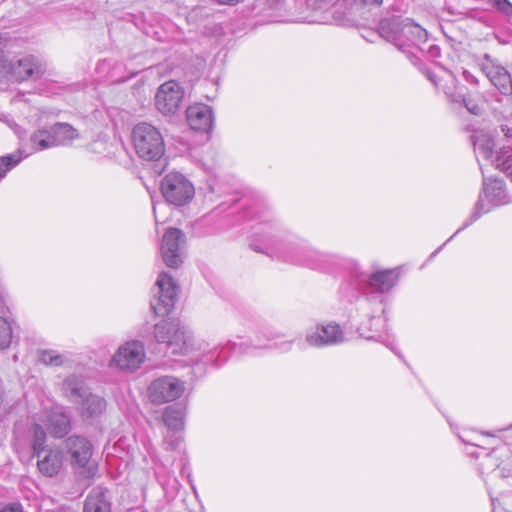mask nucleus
Returning a JSON list of instances; mask_svg holds the SVG:
<instances>
[{
	"label": "nucleus",
	"mask_w": 512,
	"mask_h": 512,
	"mask_svg": "<svg viewBox=\"0 0 512 512\" xmlns=\"http://www.w3.org/2000/svg\"><path fill=\"white\" fill-rule=\"evenodd\" d=\"M465 228H463V226L461 228H459L447 241H445V243H443V246H446V244H448V242L455 236L457 235L459 232H461L462 230H464Z\"/></svg>",
	"instance_id": "44"
},
{
	"label": "nucleus",
	"mask_w": 512,
	"mask_h": 512,
	"mask_svg": "<svg viewBox=\"0 0 512 512\" xmlns=\"http://www.w3.org/2000/svg\"><path fill=\"white\" fill-rule=\"evenodd\" d=\"M43 423L46 429L57 438L65 436L70 430V418L60 410L46 413Z\"/></svg>",
	"instance_id": "23"
},
{
	"label": "nucleus",
	"mask_w": 512,
	"mask_h": 512,
	"mask_svg": "<svg viewBox=\"0 0 512 512\" xmlns=\"http://www.w3.org/2000/svg\"><path fill=\"white\" fill-rule=\"evenodd\" d=\"M0 512H23L19 505L13 504L10 507L2 509Z\"/></svg>",
	"instance_id": "39"
},
{
	"label": "nucleus",
	"mask_w": 512,
	"mask_h": 512,
	"mask_svg": "<svg viewBox=\"0 0 512 512\" xmlns=\"http://www.w3.org/2000/svg\"><path fill=\"white\" fill-rule=\"evenodd\" d=\"M284 0H268L270 7L274 8Z\"/></svg>",
	"instance_id": "42"
},
{
	"label": "nucleus",
	"mask_w": 512,
	"mask_h": 512,
	"mask_svg": "<svg viewBox=\"0 0 512 512\" xmlns=\"http://www.w3.org/2000/svg\"><path fill=\"white\" fill-rule=\"evenodd\" d=\"M147 360L143 341L131 339L123 342L114 352L109 367L126 374L136 373Z\"/></svg>",
	"instance_id": "8"
},
{
	"label": "nucleus",
	"mask_w": 512,
	"mask_h": 512,
	"mask_svg": "<svg viewBox=\"0 0 512 512\" xmlns=\"http://www.w3.org/2000/svg\"><path fill=\"white\" fill-rule=\"evenodd\" d=\"M440 72L442 75H439L430 68L423 69V74L426 78L438 89H441L447 98L452 102L463 103L471 114L479 115L482 110L481 107L473 100L465 97L458 87V81L455 75L451 71L445 69H440Z\"/></svg>",
	"instance_id": "10"
},
{
	"label": "nucleus",
	"mask_w": 512,
	"mask_h": 512,
	"mask_svg": "<svg viewBox=\"0 0 512 512\" xmlns=\"http://www.w3.org/2000/svg\"><path fill=\"white\" fill-rule=\"evenodd\" d=\"M160 189L165 201L175 206L186 205L195 195L192 182L179 172L166 174L161 180Z\"/></svg>",
	"instance_id": "12"
},
{
	"label": "nucleus",
	"mask_w": 512,
	"mask_h": 512,
	"mask_svg": "<svg viewBox=\"0 0 512 512\" xmlns=\"http://www.w3.org/2000/svg\"><path fill=\"white\" fill-rule=\"evenodd\" d=\"M177 293L178 286L173 277L167 272L160 273L155 284L154 296L150 302L155 315H167L175 305Z\"/></svg>",
	"instance_id": "14"
},
{
	"label": "nucleus",
	"mask_w": 512,
	"mask_h": 512,
	"mask_svg": "<svg viewBox=\"0 0 512 512\" xmlns=\"http://www.w3.org/2000/svg\"><path fill=\"white\" fill-rule=\"evenodd\" d=\"M503 3L507 6H510V4L507 2V0H503Z\"/></svg>",
	"instance_id": "51"
},
{
	"label": "nucleus",
	"mask_w": 512,
	"mask_h": 512,
	"mask_svg": "<svg viewBox=\"0 0 512 512\" xmlns=\"http://www.w3.org/2000/svg\"><path fill=\"white\" fill-rule=\"evenodd\" d=\"M324 20H325V18H324V17H320V18H315L313 21H314V22H317V21H318V22H322V21H324Z\"/></svg>",
	"instance_id": "48"
},
{
	"label": "nucleus",
	"mask_w": 512,
	"mask_h": 512,
	"mask_svg": "<svg viewBox=\"0 0 512 512\" xmlns=\"http://www.w3.org/2000/svg\"><path fill=\"white\" fill-rule=\"evenodd\" d=\"M3 395H4L3 388H2V386L0 385V406H1V405H2V403H3Z\"/></svg>",
	"instance_id": "47"
},
{
	"label": "nucleus",
	"mask_w": 512,
	"mask_h": 512,
	"mask_svg": "<svg viewBox=\"0 0 512 512\" xmlns=\"http://www.w3.org/2000/svg\"><path fill=\"white\" fill-rule=\"evenodd\" d=\"M399 268L384 269L370 275L360 274L359 281L375 292L387 293L398 282Z\"/></svg>",
	"instance_id": "20"
},
{
	"label": "nucleus",
	"mask_w": 512,
	"mask_h": 512,
	"mask_svg": "<svg viewBox=\"0 0 512 512\" xmlns=\"http://www.w3.org/2000/svg\"><path fill=\"white\" fill-rule=\"evenodd\" d=\"M257 347H270V345H268V344H264V345H257Z\"/></svg>",
	"instance_id": "50"
},
{
	"label": "nucleus",
	"mask_w": 512,
	"mask_h": 512,
	"mask_svg": "<svg viewBox=\"0 0 512 512\" xmlns=\"http://www.w3.org/2000/svg\"><path fill=\"white\" fill-rule=\"evenodd\" d=\"M154 337L165 344L167 352L187 358L189 365H222L228 357L225 345L211 344L193 336L192 332L177 320L162 321L154 327Z\"/></svg>",
	"instance_id": "2"
},
{
	"label": "nucleus",
	"mask_w": 512,
	"mask_h": 512,
	"mask_svg": "<svg viewBox=\"0 0 512 512\" xmlns=\"http://www.w3.org/2000/svg\"><path fill=\"white\" fill-rule=\"evenodd\" d=\"M78 403L80 404V414L84 420L96 419L106 410L105 399L90 392Z\"/></svg>",
	"instance_id": "24"
},
{
	"label": "nucleus",
	"mask_w": 512,
	"mask_h": 512,
	"mask_svg": "<svg viewBox=\"0 0 512 512\" xmlns=\"http://www.w3.org/2000/svg\"><path fill=\"white\" fill-rule=\"evenodd\" d=\"M358 309L361 314L368 318L369 326L365 324H361L357 331L359 335L368 340H376L383 343L387 348L396 353V343L394 337L390 335H382L380 328H384L385 320L380 316H377V313H383L384 309L381 304L378 305L377 309L371 310V302L369 299L365 298L359 301Z\"/></svg>",
	"instance_id": "11"
},
{
	"label": "nucleus",
	"mask_w": 512,
	"mask_h": 512,
	"mask_svg": "<svg viewBox=\"0 0 512 512\" xmlns=\"http://www.w3.org/2000/svg\"><path fill=\"white\" fill-rule=\"evenodd\" d=\"M13 338V329L10 320L0 316V350L7 349Z\"/></svg>",
	"instance_id": "34"
},
{
	"label": "nucleus",
	"mask_w": 512,
	"mask_h": 512,
	"mask_svg": "<svg viewBox=\"0 0 512 512\" xmlns=\"http://www.w3.org/2000/svg\"><path fill=\"white\" fill-rule=\"evenodd\" d=\"M465 228H463V226L461 228H459L447 241H445V243H443V246H446V244H448V242L455 236L457 235L459 232H461L462 230H464Z\"/></svg>",
	"instance_id": "43"
},
{
	"label": "nucleus",
	"mask_w": 512,
	"mask_h": 512,
	"mask_svg": "<svg viewBox=\"0 0 512 512\" xmlns=\"http://www.w3.org/2000/svg\"><path fill=\"white\" fill-rule=\"evenodd\" d=\"M110 66L109 62L107 61H102L98 64L97 66V69L98 70H105L106 68H108Z\"/></svg>",
	"instance_id": "40"
},
{
	"label": "nucleus",
	"mask_w": 512,
	"mask_h": 512,
	"mask_svg": "<svg viewBox=\"0 0 512 512\" xmlns=\"http://www.w3.org/2000/svg\"><path fill=\"white\" fill-rule=\"evenodd\" d=\"M65 451L71 466L86 477H92L97 465L91 460L93 446L91 442L79 435H71L65 440Z\"/></svg>",
	"instance_id": "9"
},
{
	"label": "nucleus",
	"mask_w": 512,
	"mask_h": 512,
	"mask_svg": "<svg viewBox=\"0 0 512 512\" xmlns=\"http://www.w3.org/2000/svg\"><path fill=\"white\" fill-rule=\"evenodd\" d=\"M383 0H313L315 10L331 9L332 21L343 28L361 29L364 27L361 20L365 8L369 5H380Z\"/></svg>",
	"instance_id": "3"
},
{
	"label": "nucleus",
	"mask_w": 512,
	"mask_h": 512,
	"mask_svg": "<svg viewBox=\"0 0 512 512\" xmlns=\"http://www.w3.org/2000/svg\"><path fill=\"white\" fill-rule=\"evenodd\" d=\"M55 146H67L80 137L79 132L68 123H56L51 126Z\"/></svg>",
	"instance_id": "31"
},
{
	"label": "nucleus",
	"mask_w": 512,
	"mask_h": 512,
	"mask_svg": "<svg viewBox=\"0 0 512 512\" xmlns=\"http://www.w3.org/2000/svg\"><path fill=\"white\" fill-rule=\"evenodd\" d=\"M46 432L42 425H33L32 450L37 460V468L45 477L57 476L63 468L64 456L61 449L46 445Z\"/></svg>",
	"instance_id": "7"
},
{
	"label": "nucleus",
	"mask_w": 512,
	"mask_h": 512,
	"mask_svg": "<svg viewBox=\"0 0 512 512\" xmlns=\"http://www.w3.org/2000/svg\"><path fill=\"white\" fill-rule=\"evenodd\" d=\"M185 382L175 376L165 375L155 378L147 388L151 403L161 405L179 399L185 392Z\"/></svg>",
	"instance_id": "13"
},
{
	"label": "nucleus",
	"mask_w": 512,
	"mask_h": 512,
	"mask_svg": "<svg viewBox=\"0 0 512 512\" xmlns=\"http://www.w3.org/2000/svg\"><path fill=\"white\" fill-rule=\"evenodd\" d=\"M345 334L340 325L327 322L311 326L305 331L306 343L315 348L338 345L344 342Z\"/></svg>",
	"instance_id": "17"
},
{
	"label": "nucleus",
	"mask_w": 512,
	"mask_h": 512,
	"mask_svg": "<svg viewBox=\"0 0 512 512\" xmlns=\"http://www.w3.org/2000/svg\"><path fill=\"white\" fill-rule=\"evenodd\" d=\"M160 208H166V204L160 203L158 205H156V204L153 205V213H154V217H155V220L157 223L160 221L159 216H158V209H160Z\"/></svg>",
	"instance_id": "38"
},
{
	"label": "nucleus",
	"mask_w": 512,
	"mask_h": 512,
	"mask_svg": "<svg viewBox=\"0 0 512 512\" xmlns=\"http://www.w3.org/2000/svg\"><path fill=\"white\" fill-rule=\"evenodd\" d=\"M428 34H408V43L411 45L408 50L411 51V53H405L408 58L415 64V60H417V57L414 55V49H418L422 52H426L430 57L437 58L440 56V48L437 45L430 44L427 48H425L423 45H425L428 41L427 38Z\"/></svg>",
	"instance_id": "29"
},
{
	"label": "nucleus",
	"mask_w": 512,
	"mask_h": 512,
	"mask_svg": "<svg viewBox=\"0 0 512 512\" xmlns=\"http://www.w3.org/2000/svg\"><path fill=\"white\" fill-rule=\"evenodd\" d=\"M512 202V195L507 191L506 184L501 178H487L483 175V188L473 213L465 220L463 228H467L482 215L493 208Z\"/></svg>",
	"instance_id": "6"
},
{
	"label": "nucleus",
	"mask_w": 512,
	"mask_h": 512,
	"mask_svg": "<svg viewBox=\"0 0 512 512\" xmlns=\"http://www.w3.org/2000/svg\"><path fill=\"white\" fill-rule=\"evenodd\" d=\"M131 142L137 156L144 161L156 162L165 154L164 137L151 123L136 124L131 131Z\"/></svg>",
	"instance_id": "5"
},
{
	"label": "nucleus",
	"mask_w": 512,
	"mask_h": 512,
	"mask_svg": "<svg viewBox=\"0 0 512 512\" xmlns=\"http://www.w3.org/2000/svg\"><path fill=\"white\" fill-rule=\"evenodd\" d=\"M30 144L33 151H43L56 147L51 127L34 131L30 136Z\"/></svg>",
	"instance_id": "32"
},
{
	"label": "nucleus",
	"mask_w": 512,
	"mask_h": 512,
	"mask_svg": "<svg viewBox=\"0 0 512 512\" xmlns=\"http://www.w3.org/2000/svg\"><path fill=\"white\" fill-rule=\"evenodd\" d=\"M45 71L42 61L33 55H25L16 62L8 63L6 60L1 64L0 73L15 81L36 79Z\"/></svg>",
	"instance_id": "16"
},
{
	"label": "nucleus",
	"mask_w": 512,
	"mask_h": 512,
	"mask_svg": "<svg viewBox=\"0 0 512 512\" xmlns=\"http://www.w3.org/2000/svg\"><path fill=\"white\" fill-rule=\"evenodd\" d=\"M186 407L176 403L167 406L162 414V419L168 430L182 432L185 426Z\"/></svg>",
	"instance_id": "26"
},
{
	"label": "nucleus",
	"mask_w": 512,
	"mask_h": 512,
	"mask_svg": "<svg viewBox=\"0 0 512 512\" xmlns=\"http://www.w3.org/2000/svg\"><path fill=\"white\" fill-rule=\"evenodd\" d=\"M180 433L181 432H173L168 430L167 434L164 436L163 439V447L165 450L175 451L180 447L183 441V438Z\"/></svg>",
	"instance_id": "35"
},
{
	"label": "nucleus",
	"mask_w": 512,
	"mask_h": 512,
	"mask_svg": "<svg viewBox=\"0 0 512 512\" xmlns=\"http://www.w3.org/2000/svg\"><path fill=\"white\" fill-rule=\"evenodd\" d=\"M184 235L177 228H169L162 238L161 255L164 263L170 268H177L182 263L180 246Z\"/></svg>",
	"instance_id": "18"
},
{
	"label": "nucleus",
	"mask_w": 512,
	"mask_h": 512,
	"mask_svg": "<svg viewBox=\"0 0 512 512\" xmlns=\"http://www.w3.org/2000/svg\"><path fill=\"white\" fill-rule=\"evenodd\" d=\"M479 470L481 474L488 475L484 481L490 495L492 511L500 512V499L494 495L492 484L497 478L501 481L512 478V454L508 447L503 445L486 454L479 463Z\"/></svg>",
	"instance_id": "4"
},
{
	"label": "nucleus",
	"mask_w": 512,
	"mask_h": 512,
	"mask_svg": "<svg viewBox=\"0 0 512 512\" xmlns=\"http://www.w3.org/2000/svg\"><path fill=\"white\" fill-rule=\"evenodd\" d=\"M184 95V88L177 81H166L155 93V107L162 115H175L182 108Z\"/></svg>",
	"instance_id": "15"
},
{
	"label": "nucleus",
	"mask_w": 512,
	"mask_h": 512,
	"mask_svg": "<svg viewBox=\"0 0 512 512\" xmlns=\"http://www.w3.org/2000/svg\"><path fill=\"white\" fill-rule=\"evenodd\" d=\"M462 74H463L464 79L468 83L475 84V85L478 83L477 78L471 72H469L468 70H463Z\"/></svg>",
	"instance_id": "36"
},
{
	"label": "nucleus",
	"mask_w": 512,
	"mask_h": 512,
	"mask_svg": "<svg viewBox=\"0 0 512 512\" xmlns=\"http://www.w3.org/2000/svg\"><path fill=\"white\" fill-rule=\"evenodd\" d=\"M253 236V250L286 263L324 273H332L339 268L354 265L352 259L315 250L304 239L282 230L270 216L260 218L254 227Z\"/></svg>",
	"instance_id": "1"
},
{
	"label": "nucleus",
	"mask_w": 512,
	"mask_h": 512,
	"mask_svg": "<svg viewBox=\"0 0 512 512\" xmlns=\"http://www.w3.org/2000/svg\"><path fill=\"white\" fill-rule=\"evenodd\" d=\"M38 360L46 366L60 367L64 365V356L53 349H43L38 352Z\"/></svg>",
	"instance_id": "33"
},
{
	"label": "nucleus",
	"mask_w": 512,
	"mask_h": 512,
	"mask_svg": "<svg viewBox=\"0 0 512 512\" xmlns=\"http://www.w3.org/2000/svg\"><path fill=\"white\" fill-rule=\"evenodd\" d=\"M363 38L366 42L372 44L386 41L403 53H411L410 50L406 49L411 46L408 43V34H368L367 36H363Z\"/></svg>",
	"instance_id": "30"
},
{
	"label": "nucleus",
	"mask_w": 512,
	"mask_h": 512,
	"mask_svg": "<svg viewBox=\"0 0 512 512\" xmlns=\"http://www.w3.org/2000/svg\"><path fill=\"white\" fill-rule=\"evenodd\" d=\"M292 343H293V341H287V342H285V343L283 344V346H284V350H285V351L290 350V349H291V347H292Z\"/></svg>",
	"instance_id": "45"
},
{
	"label": "nucleus",
	"mask_w": 512,
	"mask_h": 512,
	"mask_svg": "<svg viewBox=\"0 0 512 512\" xmlns=\"http://www.w3.org/2000/svg\"><path fill=\"white\" fill-rule=\"evenodd\" d=\"M186 118L191 129L208 133L214 126V114L210 106L196 103L186 110Z\"/></svg>",
	"instance_id": "21"
},
{
	"label": "nucleus",
	"mask_w": 512,
	"mask_h": 512,
	"mask_svg": "<svg viewBox=\"0 0 512 512\" xmlns=\"http://www.w3.org/2000/svg\"><path fill=\"white\" fill-rule=\"evenodd\" d=\"M502 132L505 134L507 138L512 137V129L502 127Z\"/></svg>",
	"instance_id": "41"
},
{
	"label": "nucleus",
	"mask_w": 512,
	"mask_h": 512,
	"mask_svg": "<svg viewBox=\"0 0 512 512\" xmlns=\"http://www.w3.org/2000/svg\"><path fill=\"white\" fill-rule=\"evenodd\" d=\"M62 393L69 401L78 403L89 392L84 379L76 374L66 377L62 383Z\"/></svg>",
	"instance_id": "25"
},
{
	"label": "nucleus",
	"mask_w": 512,
	"mask_h": 512,
	"mask_svg": "<svg viewBox=\"0 0 512 512\" xmlns=\"http://www.w3.org/2000/svg\"><path fill=\"white\" fill-rule=\"evenodd\" d=\"M203 166L205 167V169L211 170L213 167V164L209 163L208 161H203Z\"/></svg>",
	"instance_id": "46"
},
{
	"label": "nucleus",
	"mask_w": 512,
	"mask_h": 512,
	"mask_svg": "<svg viewBox=\"0 0 512 512\" xmlns=\"http://www.w3.org/2000/svg\"><path fill=\"white\" fill-rule=\"evenodd\" d=\"M481 69L491 84L495 86L501 94H512L511 75L503 66L497 64L488 55H486L484 62L481 65Z\"/></svg>",
	"instance_id": "19"
},
{
	"label": "nucleus",
	"mask_w": 512,
	"mask_h": 512,
	"mask_svg": "<svg viewBox=\"0 0 512 512\" xmlns=\"http://www.w3.org/2000/svg\"><path fill=\"white\" fill-rule=\"evenodd\" d=\"M380 29L388 32H413L415 29L422 30V28L411 19L403 18L398 15H391L383 18L380 21ZM423 32L427 31L423 29Z\"/></svg>",
	"instance_id": "27"
},
{
	"label": "nucleus",
	"mask_w": 512,
	"mask_h": 512,
	"mask_svg": "<svg viewBox=\"0 0 512 512\" xmlns=\"http://www.w3.org/2000/svg\"><path fill=\"white\" fill-rule=\"evenodd\" d=\"M442 247H439L437 250H435L432 254H431V257H434L440 250H441Z\"/></svg>",
	"instance_id": "49"
},
{
	"label": "nucleus",
	"mask_w": 512,
	"mask_h": 512,
	"mask_svg": "<svg viewBox=\"0 0 512 512\" xmlns=\"http://www.w3.org/2000/svg\"><path fill=\"white\" fill-rule=\"evenodd\" d=\"M83 512H111L106 490L103 487H95L89 492Z\"/></svg>",
	"instance_id": "28"
},
{
	"label": "nucleus",
	"mask_w": 512,
	"mask_h": 512,
	"mask_svg": "<svg viewBox=\"0 0 512 512\" xmlns=\"http://www.w3.org/2000/svg\"><path fill=\"white\" fill-rule=\"evenodd\" d=\"M115 70H116V67L113 68V70L111 72H109V75H108V79H110L112 82H123L129 78V77H119V78L116 77Z\"/></svg>",
	"instance_id": "37"
},
{
	"label": "nucleus",
	"mask_w": 512,
	"mask_h": 512,
	"mask_svg": "<svg viewBox=\"0 0 512 512\" xmlns=\"http://www.w3.org/2000/svg\"><path fill=\"white\" fill-rule=\"evenodd\" d=\"M473 146L480 169L482 174H484L483 161H487L492 164V160H494L496 155V153H494V139L489 134L477 133L473 137Z\"/></svg>",
	"instance_id": "22"
},
{
	"label": "nucleus",
	"mask_w": 512,
	"mask_h": 512,
	"mask_svg": "<svg viewBox=\"0 0 512 512\" xmlns=\"http://www.w3.org/2000/svg\"><path fill=\"white\" fill-rule=\"evenodd\" d=\"M511 427H512V425H511Z\"/></svg>",
	"instance_id": "52"
}]
</instances>
